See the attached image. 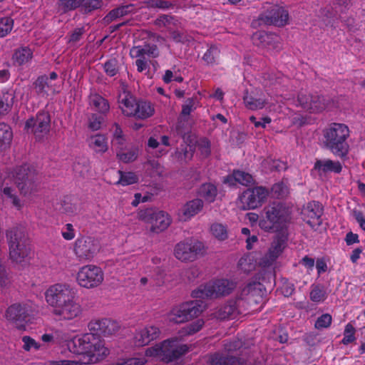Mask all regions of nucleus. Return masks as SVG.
I'll return each mask as SVG.
<instances>
[{"instance_id":"1","label":"nucleus","mask_w":365,"mask_h":365,"mask_svg":"<svg viewBox=\"0 0 365 365\" xmlns=\"http://www.w3.org/2000/svg\"><path fill=\"white\" fill-rule=\"evenodd\" d=\"M76 293L68 284L57 283L50 286L45 292L47 304L53 308L52 313L63 319H73L81 314V306L75 301Z\"/></svg>"},{"instance_id":"2","label":"nucleus","mask_w":365,"mask_h":365,"mask_svg":"<svg viewBox=\"0 0 365 365\" xmlns=\"http://www.w3.org/2000/svg\"><path fill=\"white\" fill-rule=\"evenodd\" d=\"M72 344L73 351L83 355V363L86 364L97 363L109 354V350L105 347L103 341L91 331L74 338Z\"/></svg>"},{"instance_id":"3","label":"nucleus","mask_w":365,"mask_h":365,"mask_svg":"<svg viewBox=\"0 0 365 365\" xmlns=\"http://www.w3.org/2000/svg\"><path fill=\"white\" fill-rule=\"evenodd\" d=\"M290 219V213L284 205L274 203L264 208L259 226L266 232H287Z\"/></svg>"},{"instance_id":"4","label":"nucleus","mask_w":365,"mask_h":365,"mask_svg":"<svg viewBox=\"0 0 365 365\" xmlns=\"http://www.w3.org/2000/svg\"><path fill=\"white\" fill-rule=\"evenodd\" d=\"M324 147L334 155L341 158H345L349 150L347 138L349 129L343 123H333L323 130Z\"/></svg>"},{"instance_id":"5","label":"nucleus","mask_w":365,"mask_h":365,"mask_svg":"<svg viewBox=\"0 0 365 365\" xmlns=\"http://www.w3.org/2000/svg\"><path fill=\"white\" fill-rule=\"evenodd\" d=\"M9 249V258L15 263L22 262L30 252L29 238L23 226L9 229L6 233Z\"/></svg>"},{"instance_id":"6","label":"nucleus","mask_w":365,"mask_h":365,"mask_svg":"<svg viewBox=\"0 0 365 365\" xmlns=\"http://www.w3.org/2000/svg\"><path fill=\"white\" fill-rule=\"evenodd\" d=\"M14 179L20 194L23 196H31L39 190L38 173L30 165L25 164L17 167L14 170Z\"/></svg>"},{"instance_id":"7","label":"nucleus","mask_w":365,"mask_h":365,"mask_svg":"<svg viewBox=\"0 0 365 365\" xmlns=\"http://www.w3.org/2000/svg\"><path fill=\"white\" fill-rule=\"evenodd\" d=\"M235 282L228 279H218L200 285L192 292V297L201 299H216L230 294L235 288Z\"/></svg>"},{"instance_id":"8","label":"nucleus","mask_w":365,"mask_h":365,"mask_svg":"<svg viewBox=\"0 0 365 365\" xmlns=\"http://www.w3.org/2000/svg\"><path fill=\"white\" fill-rule=\"evenodd\" d=\"M187 351V345L181 344L177 339H172L164 341L160 345L148 349L146 355L158 356L168 363L180 358Z\"/></svg>"},{"instance_id":"9","label":"nucleus","mask_w":365,"mask_h":365,"mask_svg":"<svg viewBox=\"0 0 365 365\" xmlns=\"http://www.w3.org/2000/svg\"><path fill=\"white\" fill-rule=\"evenodd\" d=\"M205 306L200 299L182 303L171 310L169 314V320L175 324L184 323L200 315Z\"/></svg>"},{"instance_id":"10","label":"nucleus","mask_w":365,"mask_h":365,"mask_svg":"<svg viewBox=\"0 0 365 365\" xmlns=\"http://www.w3.org/2000/svg\"><path fill=\"white\" fill-rule=\"evenodd\" d=\"M138 218L150 224V231L156 233L164 231L171 223V220L166 212L152 207L140 210L138 212Z\"/></svg>"},{"instance_id":"11","label":"nucleus","mask_w":365,"mask_h":365,"mask_svg":"<svg viewBox=\"0 0 365 365\" xmlns=\"http://www.w3.org/2000/svg\"><path fill=\"white\" fill-rule=\"evenodd\" d=\"M204 248V245L197 240L182 241L175 245L174 255L182 262H193L202 255Z\"/></svg>"},{"instance_id":"12","label":"nucleus","mask_w":365,"mask_h":365,"mask_svg":"<svg viewBox=\"0 0 365 365\" xmlns=\"http://www.w3.org/2000/svg\"><path fill=\"white\" fill-rule=\"evenodd\" d=\"M78 284L87 289L99 286L103 281V272L95 265H86L80 269L77 274Z\"/></svg>"},{"instance_id":"13","label":"nucleus","mask_w":365,"mask_h":365,"mask_svg":"<svg viewBox=\"0 0 365 365\" xmlns=\"http://www.w3.org/2000/svg\"><path fill=\"white\" fill-rule=\"evenodd\" d=\"M267 195V190L262 187L247 189L240 196V202L242 210L255 209L261 206Z\"/></svg>"},{"instance_id":"14","label":"nucleus","mask_w":365,"mask_h":365,"mask_svg":"<svg viewBox=\"0 0 365 365\" xmlns=\"http://www.w3.org/2000/svg\"><path fill=\"white\" fill-rule=\"evenodd\" d=\"M259 19L267 25L284 26L288 24L289 13L283 7L274 5L262 13Z\"/></svg>"},{"instance_id":"15","label":"nucleus","mask_w":365,"mask_h":365,"mask_svg":"<svg viewBox=\"0 0 365 365\" xmlns=\"http://www.w3.org/2000/svg\"><path fill=\"white\" fill-rule=\"evenodd\" d=\"M51 118L47 112H39L36 117L28 119L25 124V129L28 133L31 132L39 136L41 134L47 133L50 129Z\"/></svg>"},{"instance_id":"16","label":"nucleus","mask_w":365,"mask_h":365,"mask_svg":"<svg viewBox=\"0 0 365 365\" xmlns=\"http://www.w3.org/2000/svg\"><path fill=\"white\" fill-rule=\"evenodd\" d=\"M88 328L90 331L96 334V336L100 335L111 336L118 331L120 326L118 322L110 319H93L88 324Z\"/></svg>"},{"instance_id":"17","label":"nucleus","mask_w":365,"mask_h":365,"mask_svg":"<svg viewBox=\"0 0 365 365\" xmlns=\"http://www.w3.org/2000/svg\"><path fill=\"white\" fill-rule=\"evenodd\" d=\"M74 250L80 259H91L99 250V244L91 237H81L76 240Z\"/></svg>"},{"instance_id":"18","label":"nucleus","mask_w":365,"mask_h":365,"mask_svg":"<svg viewBox=\"0 0 365 365\" xmlns=\"http://www.w3.org/2000/svg\"><path fill=\"white\" fill-rule=\"evenodd\" d=\"M323 214V208L320 203L316 201H312L307 203L306 207L302 210V216L312 228L315 229L319 227L322 223L321 218Z\"/></svg>"},{"instance_id":"19","label":"nucleus","mask_w":365,"mask_h":365,"mask_svg":"<svg viewBox=\"0 0 365 365\" xmlns=\"http://www.w3.org/2000/svg\"><path fill=\"white\" fill-rule=\"evenodd\" d=\"M244 304L242 298L228 300L219 307L214 313L215 317L220 320L234 319L242 314L241 305Z\"/></svg>"},{"instance_id":"20","label":"nucleus","mask_w":365,"mask_h":365,"mask_svg":"<svg viewBox=\"0 0 365 365\" xmlns=\"http://www.w3.org/2000/svg\"><path fill=\"white\" fill-rule=\"evenodd\" d=\"M29 317V310L26 305L14 304L8 307L6 312V317L8 320L15 324L19 329H25V322Z\"/></svg>"},{"instance_id":"21","label":"nucleus","mask_w":365,"mask_h":365,"mask_svg":"<svg viewBox=\"0 0 365 365\" xmlns=\"http://www.w3.org/2000/svg\"><path fill=\"white\" fill-rule=\"evenodd\" d=\"M160 331L155 326H148L136 330L133 343L135 346H144L159 337Z\"/></svg>"},{"instance_id":"22","label":"nucleus","mask_w":365,"mask_h":365,"mask_svg":"<svg viewBox=\"0 0 365 365\" xmlns=\"http://www.w3.org/2000/svg\"><path fill=\"white\" fill-rule=\"evenodd\" d=\"M287 232L277 233L269 252L267 255V257L269 262H274L282 252L283 250L286 247L287 240Z\"/></svg>"},{"instance_id":"23","label":"nucleus","mask_w":365,"mask_h":365,"mask_svg":"<svg viewBox=\"0 0 365 365\" xmlns=\"http://www.w3.org/2000/svg\"><path fill=\"white\" fill-rule=\"evenodd\" d=\"M203 205V201L198 198L187 202L180 210L181 220H190L202 210Z\"/></svg>"},{"instance_id":"24","label":"nucleus","mask_w":365,"mask_h":365,"mask_svg":"<svg viewBox=\"0 0 365 365\" xmlns=\"http://www.w3.org/2000/svg\"><path fill=\"white\" fill-rule=\"evenodd\" d=\"M209 363L211 365H245V361L240 358L220 353L210 355Z\"/></svg>"},{"instance_id":"25","label":"nucleus","mask_w":365,"mask_h":365,"mask_svg":"<svg viewBox=\"0 0 365 365\" xmlns=\"http://www.w3.org/2000/svg\"><path fill=\"white\" fill-rule=\"evenodd\" d=\"M193 106L194 100L192 98L187 99L185 103L182 105V112L176 125V129L178 133H185L186 130H187V128H185V123L187 122V115H189L192 110Z\"/></svg>"},{"instance_id":"26","label":"nucleus","mask_w":365,"mask_h":365,"mask_svg":"<svg viewBox=\"0 0 365 365\" xmlns=\"http://www.w3.org/2000/svg\"><path fill=\"white\" fill-rule=\"evenodd\" d=\"M130 56L133 58H145L148 56L151 58H156L159 56V51L156 45H145L142 46H133L130 49Z\"/></svg>"},{"instance_id":"27","label":"nucleus","mask_w":365,"mask_h":365,"mask_svg":"<svg viewBox=\"0 0 365 365\" xmlns=\"http://www.w3.org/2000/svg\"><path fill=\"white\" fill-rule=\"evenodd\" d=\"M314 168L319 172L324 173L327 172L339 173L341 171L342 166L338 161L334 162L331 160H317Z\"/></svg>"},{"instance_id":"28","label":"nucleus","mask_w":365,"mask_h":365,"mask_svg":"<svg viewBox=\"0 0 365 365\" xmlns=\"http://www.w3.org/2000/svg\"><path fill=\"white\" fill-rule=\"evenodd\" d=\"M34 88L36 93L41 96H48L50 91H54L53 85L48 81V76L42 75L34 81Z\"/></svg>"},{"instance_id":"29","label":"nucleus","mask_w":365,"mask_h":365,"mask_svg":"<svg viewBox=\"0 0 365 365\" xmlns=\"http://www.w3.org/2000/svg\"><path fill=\"white\" fill-rule=\"evenodd\" d=\"M133 6L132 4L120 6L112 9L103 19V21L108 25L112 21L123 17L132 11Z\"/></svg>"},{"instance_id":"30","label":"nucleus","mask_w":365,"mask_h":365,"mask_svg":"<svg viewBox=\"0 0 365 365\" xmlns=\"http://www.w3.org/2000/svg\"><path fill=\"white\" fill-rule=\"evenodd\" d=\"M56 209L61 213L68 216L76 215L79 208L73 199L70 197H65L58 204Z\"/></svg>"},{"instance_id":"31","label":"nucleus","mask_w":365,"mask_h":365,"mask_svg":"<svg viewBox=\"0 0 365 365\" xmlns=\"http://www.w3.org/2000/svg\"><path fill=\"white\" fill-rule=\"evenodd\" d=\"M135 106L134 116L137 118L145 119L153 115L154 113L153 108L148 102L139 101Z\"/></svg>"},{"instance_id":"32","label":"nucleus","mask_w":365,"mask_h":365,"mask_svg":"<svg viewBox=\"0 0 365 365\" xmlns=\"http://www.w3.org/2000/svg\"><path fill=\"white\" fill-rule=\"evenodd\" d=\"M331 99L329 97L319 95H312L310 103V112H322L330 103Z\"/></svg>"},{"instance_id":"33","label":"nucleus","mask_w":365,"mask_h":365,"mask_svg":"<svg viewBox=\"0 0 365 365\" xmlns=\"http://www.w3.org/2000/svg\"><path fill=\"white\" fill-rule=\"evenodd\" d=\"M14 95L12 92H0V115L7 114L11 109L14 103Z\"/></svg>"},{"instance_id":"34","label":"nucleus","mask_w":365,"mask_h":365,"mask_svg":"<svg viewBox=\"0 0 365 365\" xmlns=\"http://www.w3.org/2000/svg\"><path fill=\"white\" fill-rule=\"evenodd\" d=\"M118 102L121 105L120 108L124 115L134 116L137 102L132 96L126 95L123 98L120 96Z\"/></svg>"},{"instance_id":"35","label":"nucleus","mask_w":365,"mask_h":365,"mask_svg":"<svg viewBox=\"0 0 365 365\" xmlns=\"http://www.w3.org/2000/svg\"><path fill=\"white\" fill-rule=\"evenodd\" d=\"M13 138V133L9 125L0 123V150L9 147Z\"/></svg>"},{"instance_id":"36","label":"nucleus","mask_w":365,"mask_h":365,"mask_svg":"<svg viewBox=\"0 0 365 365\" xmlns=\"http://www.w3.org/2000/svg\"><path fill=\"white\" fill-rule=\"evenodd\" d=\"M244 103L248 109L258 110L264 107L266 102L261 98H256L252 93L249 94L247 92L243 97Z\"/></svg>"},{"instance_id":"37","label":"nucleus","mask_w":365,"mask_h":365,"mask_svg":"<svg viewBox=\"0 0 365 365\" xmlns=\"http://www.w3.org/2000/svg\"><path fill=\"white\" fill-rule=\"evenodd\" d=\"M90 103L95 106L96 109L102 113H107L110 109V106L107 100L98 94H93L90 96Z\"/></svg>"},{"instance_id":"38","label":"nucleus","mask_w":365,"mask_h":365,"mask_svg":"<svg viewBox=\"0 0 365 365\" xmlns=\"http://www.w3.org/2000/svg\"><path fill=\"white\" fill-rule=\"evenodd\" d=\"M32 58V51L27 47L16 51L13 55V60L15 63L21 66L27 63Z\"/></svg>"},{"instance_id":"39","label":"nucleus","mask_w":365,"mask_h":365,"mask_svg":"<svg viewBox=\"0 0 365 365\" xmlns=\"http://www.w3.org/2000/svg\"><path fill=\"white\" fill-rule=\"evenodd\" d=\"M199 195L206 201L212 202L215 200L217 195V188L212 184H203L200 190Z\"/></svg>"},{"instance_id":"40","label":"nucleus","mask_w":365,"mask_h":365,"mask_svg":"<svg viewBox=\"0 0 365 365\" xmlns=\"http://www.w3.org/2000/svg\"><path fill=\"white\" fill-rule=\"evenodd\" d=\"M90 145L96 152L105 153L108 150L106 138L102 135L91 137Z\"/></svg>"},{"instance_id":"41","label":"nucleus","mask_w":365,"mask_h":365,"mask_svg":"<svg viewBox=\"0 0 365 365\" xmlns=\"http://www.w3.org/2000/svg\"><path fill=\"white\" fill-rule=\"evenodd\" d=\"M277 38L278 37L277 35L264 31L257 32L253 35L252 37L255 43H256V41L258 40L259 43L264 46L270 45L271 43L277 39Z\"/></svg>"},{"instance_id":"42","label":"nucleus","mask_w":365,"mask_h":365,"mask_svg":"<svg viewBox=\"0 0 365 365\" xmlns=\"http://www.w3.org/2000/svg\"><path fill=\"white\" fill-rule=\"evenodd\" d=\"M230 179H235L237 182L245 186H249L254 182V179L250 174L240 170H235L232 177Z\"/></svg>"},{"instance_id":"43","label":"nucleus","mask_w":365,"mask_h":365,"mask_svg":"<svg viewBox=\"0 0 365 365\" xmlns=\"http://www.w3.org/2000/svg\"><path fill=\"white\" fill-rule=\"evenodd\" d=\"M326 299V292L324 288L319 284H313L310 292V299L314 302H322Z\"/></svg>"},{"instance_id":"44","label":"nucleus","mask_w":365,"mask_h":365,"mask_svg":"<svg viewBox=\"0 0 365 365\" xmlns=\"http://www.w3.org/2000/svg\"><path fill=\"white\" fill-rule=\"evenodd\" d=\"M104 71L110 77L115 76L119 72L118 61L116 58H110L103 64Z\"/></svg>"},{"instance_id":"45","label":"nucleus","mask_w":365,"mask_h":365,"mask_svg":"<svg viewBox=\"0 0 365 365\" xmlns=\"http://www.w3.org/2000/svg\"><path fill=\"white\" fill-rule=\"evenodd\" d=\"M210 230L212 234L220 240H225L227 238V227L220 223H215L211 227Z\"/></svg>"},{"instance_id":"46","label":"nucleus","mask_w":365,"mask_h":365,"mask_svg":"<svg viewBox=\"0 0 365 365\" xmlns=\"http://www.w3.org/2000/svg\"><path fill=\"white\" fill-rule=\"evenodd\" d=\"M118 173L120 174V179L118 182L122 185H132L137 182L138 180V176L134 173H123L118 170Z\"/></svg>"},{"instance_id":"47","label":"nucleus","mask_w":365,"mask_h":365,"mask_svg":"<svg viewBox=\"0 0 365 365\" xmlns=\"http://www.w3.org/2000/svg\"><path fill=\"white\" fill-rule=\"evenodd\" d=\"M220 54V49L215 46H211L204 54L202 59L207 65L213 64Z\"/></svg>"},{"instance_id":"48","label":"nucleus","mask_w":365,"mask_h":365,"mask_svg":"<svg viewBox=\"0 0 365 365\" xmlns=\"http://www.w3.org/2000/svg\"><path fill=\"white\" fill-rule=\"evenodd\" d=\"M14 21L10 17L0 19V37L6 36L13 29Z\"/></svg>"},{"instance_id":"49","label":"nucleus","mask_w":365,"mask_h":365,"mask_svg":"<svg viewBox=\"0 0 365 365\" xmlns=\"http://www.w3.org/2000/svg\"><path fill=\"white\" fill-rule=\"evenodd\" d=\"M103 5L101 0H83L81 9L84 13H90L92 11L100 9Z\"/></svg>"},{"instance_id":"50","label":"nucleus","mask_w":365,"mask_h":365,"mask_svg":"<svg viewBox=\"0 0 365 365\" xmlns=\"http://www.w3.org/2000/svg\"><path fill=\"white\" fill-rule=\"evenodd\" d=\"M73 170L80 176L84 177L89 171V163L87 160H81L74 163Z\"/></svg>"},{"instance_id":"51","label":"nucleus","mask_w":365,"mask_h":365,"mask_svg":"<svg viewBox=\"0 0 365 365\" xmlns=\"http://www.w3.org/2000/svg\"><path fill=\"white\" fill-rule=\"evenodd\" d=\"M79 6L78 0H59L58 7L63 12L71 11Z\"/></svg>"},{"instance_id":"52","label":"nucleus","mask_w":365,"mask_h":365,"mask_svg":"<svg viewBox=\"0 0 365 365\" xmlns=\"http://www.w3.org/2000/svg\"><path fill=\"white\" fill-rule=\"evenodd\" d=\"M148 8H158L162 9H169L173 6V4L168 1L165 0H148L146 1Z\"/></svg>"},{"instance_id":"53","label":"nucleus","mask_w":365,"mask_h":365,"mask_svg":"<svg viewBox=\"0 0 365 365\" xmlns=\"http://www.w3.org/2000/svg\"><path fill=\"white\" fill-rule=\"evenodd\" d=\"M22 341L24 342L23 349L25 351H30L31 349L38 350L41 348V344L36 342L33 338L29 336H24L22 337Z\"/></svg>"},{"instance_id":"54","label":"nucleus","mask_w":365,"mask_h":365,"mask_svg":"<svg viewBox=\"0 0 365 365\" xmlns=\"http://www.w3.org/2000/svg\"><path fill=\"white\" fill-rule=\"evenodd\" d=\"M3 194L6 196L7 197L10 198L11 200L12 204L17 207L18 209H20L22 206L20 200L17 197V196L14 193V190L11 189L9 187H5L2 190Z\"/></svg>"},{"instance_id":"55","label":"nucleus","mask_w":365,"mask_h":365,"mask_svg":"<svg viewBox=\"0 0 365 365\" xmlns=\"http://www.w3.org/2000/svg\"><path fill=\"white\" fill-rule=\"evenodd\" d=\"M10 283V274L6 266L0 262V286L5 287Z\"/></svg>"},{"instance_id":"56","label":"nucleus","mask_w":365,"mask_h":365,"mask_svg":"<svg viewBox=\"0 0 365 365\" xmlns=\"http://www.w3.org/2000/svg\"><path fill=\"white\" fill-rule=\"evenodd\" d=\"M354 331H355V329L351 324H348L346 326L344 333V338L342 339V343L346 345V344L354 341V340L355 339Z\"/></svg>"},{"instance_id":"57","label":"nucleus","mask_w":365,"mask_h":365,"mask_svg":"<svg viewBox=\"0 0 365 365\" xmlns=\"http://www.w3.org/2000/svg\"><path fill=\"white\" fill-rule=\"evenodd\" d=\"M331 323V316L329 314H324L319 317L315 322L317 329L327 328Z\"/></svg>"},{"instance_id":"58","label":"nucleus","mask_w":365,"mask_h":365,"mask_svg":"<svg viewBox=\"0 0 365 365\" xmlns=\"http://www.w3.org/2000/svg\"><path fill=\"white\" fill-rule=\"evenodd\" d=\"M298 102L299 105L305 110H309L310 108V103L312 101V95L309 93H305L301 92L299 93Z\"/></svg>"},{"instance_id":"59","label":"nucleus","mask_w":365,"mask_h":365,"mask_svg":"<svg viewBox=\"0 0 365 365\" xmlns=\"http://www.w3.org/2000/svg\"><path fill=\"white\" fill-rule=\"evenodd\" d=\"M204 325V321L197 319L185 327L186 334L190 335L200 331Z\"/></svg>"},{"instance_id":"60","label":"nucleus","mask_w":365,"mask_h":365,"mask_svg":"<svg viewBox=\"0 0 365 365\" xmlns=\"http://www.w3.org/2000/svg\"><path fill=\"white\" fill-rule=\"evenodd\" d=\"M117 156L120 160L128 163L134 161L137 158V153L134 150H130L126 153H118Z\"/></svg>"},{"instance_id":"61","label":"nucleus","mask_w":365,"mask_h":365,"mask_svg":"<svg viewBox=\"0 0 365 365\" xmlns=\"http://www.w3.org/2000/svg\"><path fill=\"white\" fill-rule=\"evenodd\" d=\"M272 192L277 197H282L287 193V187L283 182L275 183L272 187Z\"/></svg>"},{"instance_id":"62","label":"nucleus","mask_w":365,"mask_h":365,"mask_svg":"<svg viewBox=\"0 0 365 365\" xmlns=\"http://www.w3.org/2000/svg\"><path fill=\"white\" fill-rule=\"evenodd\" d=\"M102 118L96 114H93L89 118L88 127L92 130H97L101 128Z\"/></svg>"},{"instance_id":"63","label":"nucleus","mask_w":365,"mask_h":365,"mask_svg":"<svg viewBox=\"0 0 365 365\" xmlns=\"http://www.w3.org/2000/svg\"><path fill=\"white\" fill-rule=\"evenodd\" d=\"M225 349L229 352L240 349L242 346V342L239 339L225 344Z\"/></svg>"},{"instance_id":"64","label":"nucleus","mask_w":365,"mask_h":365,"mask_svg":"<svg viewBox=\"0 0 365 365\" xmlns=\"http://www.w3.org/2000/svg\"><path fill=\"white\" fill-rule=\"evenodd\" d=\"M171 38L176 43H184L187 41V36L179 31H171L170 32Z\"/></svg>"}]
</instances>
